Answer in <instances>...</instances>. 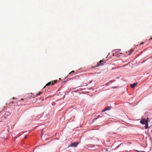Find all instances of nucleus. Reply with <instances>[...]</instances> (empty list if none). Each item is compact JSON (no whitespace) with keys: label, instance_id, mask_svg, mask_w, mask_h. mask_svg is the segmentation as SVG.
<instances>
[{"label":"nucleus","instance_id":"f257e3e1","mask_svg":"<svg viewBox=\"0 0 152 152\" xmlns=\"http://www.w3.org/2000/svg\"><path fill=\"white\" fill-rule=\"evenodd\" d=\"M78 144V142H74L72 143H71L68 146V147H77Z\"/></svg>","mask_w":152,"mask_h":152},{"label":"nucleus","instance_id":"f03ea898","mask_svg":"<svg viewBox=\"0 0 152 152\" xmlns=\"http://www.w3.org/2000/svg\"><path fill=\"white\" fill-rule=\"evenodd\" d=\"M147 121H148V120H145L144 118H142L140 121V123L144 125L145 124Z\"/></svg>","mask_w":152,"mask_h":152},{"label":"nucleus","instance_id":"7ed1b4c3","mask_svg":"<svg viewBox=\"0 0 152 152\" xmlns=\"http://www.w3.org/2000/svg\"><path fill=\"white\" fill-rule=\"evenodd\" d=\"M120 51H121V50L119 49H117V50H114L113 51V52H115V53H113L114 54V55H115V56H120L119 55H117L116 54V53L117 52H120Z\"/></svg>","mask_w":152,"mask_h":152},{"label":"nucleus","instance_id":"20e7f679","mask_svg":"<svg viewBox=\"0 0 152 152\" xmlns=\"http://www.w3.org/2000/svg\"><path fill=\"white\" fill-rule=\"evenodd\" d=\"M50 84H51L52 85H53L54 84V83H53V82H50L47 83L46 84L45 86L44 87V88H45L46 86H48L50 85Z\"/></svg>","mask_w":152,"mask_h":152},{"label":"nucleus","instance_id":"39448f33","mask_svg":"<svg viewBox=\"0 0 152 152\" xmlns=\"http://www.w3.org/2000/svg\"><path fill=\"white\" fill-rule=\"evenodd\" d=\"M111 107H108L107 108L104 109L102 110V112H104L106 110H110Z\"/></svg>","mask_w":152,"mask_h":152},{"label":"nucleus","instance_id":"423d86ee","mask_svg":"<svg viewBox=\"0 0 152 152\" xmlns=\"http://www.w3.org/2000/svg\"><path fill=\"white\" fill-rule=\"evenodd\" d=\"M145 124V129H148V121L146 122V123Z\"/></svg>","mask_w":152,"mask_h":152},{"label":"nucleus","instance_id":"0eeeda50","mask_svg":"<svg viewBox=\"0 0 152 152\" xmlns=\"http://www.w3.org/2000/svg\"><path fill=\"white\" fill-rule=\"evenodd\" d=\"M137 84V83H134L133 84H131L130 85V86L132 88H134L135 86Z\"/></svg>","mask_w":152,"mask_h":152},{"label":"nucleus","instance_id":"6e6552de","mask_svg":"<svg viewBox=\"0 0 152 152\" xmlns=\"http://www.w3.org/2000/svg\"><path fill=\"white\" fill-rule=\"evenodd\" d=\"M134 49H132L130 50V54H130L133 51Z\"/></svg>","mask_w":152,"mask_h":152},{"label":"nucleus","instance_id":"1a4fd4ad","mask_svg":"<svg viewBox=\"0 0 152 152\" xmlns=\"http://www.w3.org/2000/svg\"><path fill=\"white\" fill-rule=\"evenodd\" d=\"M41 94V92H39V93L37 94V96L40 95Z\"/></svg>","mask_w":152,"mask_h":152},{"label":"nucleus","instance_id":"9d476101","mask_svg":"<svg viewBox=\"0 0 152 152\" xmlns=\"http://www.w3.org/2000/svg\"><path fill=\"white\" fill-rule=\"evenodd\" d=\"M113 82V80H110L109 82V83H112Z\"/></svg>","mask_w":152,"mask_h":152},{"label":"nucleus","instance_id":"9b49d317","mask_svg":"<svg viewBox=\"0 0 152 152\" xmlns=\"http://www.w3.org/2000/svg\"><path fill=\"white\" fill-rule=\"evenodd\" d=\"M109 84H110V83H109V82H108V83H107L105 84V85H106V86H107V85H108Z\"/></svg>","mask_w":152,"mask_h":152},{"label":"nucleus","instance_id":"f8f14e48","mask_svg":"<svg viewBox=\"0 0 152 152\" xmlns=\"http://www.w3.org/2000/svg\"><path fill=\"white\" fill-rule=\"evenodd\" d=\"M117 88V87H113L112 88H113V89H114V88Z\"/></svg>","mask_w":152,"mask_h":152},{"label":"nucleus","instance_id":"ddd939ff","mask_svg":"<svg viewBox=\"0 0 152 152\" xmlns=\"http://www.w3.org/2000/svg\"><path fill=\"white\" fill-rule=\"evenodd\" d=\"M74 72V71H72L71 72V73H72V72Z\"/></svg>","mask_w":152,"mask_h":152},{"label":"nucleus","instance_id":"4468645a","mask_svg":"<svg viewBox=\"0 0 152 152\" xmlns=\"http://www.w3.org/2000/svg\"><path fill=\"white\" fill-rule=\"evenodd\" d=\"M26 136H25L24 138L26 139Z\"/></svg>","mask_w":152,"mask_h":152},{"label":"nucleus","instance_id":"2eb2a0df","mask_svg":"<svg viewBox=\"0 0 152 152\" xmlns=\"http://www.w3.org/2000/svg\"><path fill=\"white\" fill-rule=\"evenodd\" d=\"M143 42H142L140 44L141 45H142V44H143Z\"/></svg>","mask_w":152,"mask_h":152},{"label":"nucleus","instance_id":"dca6fc26","mask_svg":"<svg viewBox=\"0 0 152 152\" xmlns=\"http://www.w3.org/2000/svg\"><path fill=\"white\" fill-rule=\"evenodd\" d=\"M102 61H100V62H102Z\"/></svg>","mask_w":152,"mask_h":152},{"label":"nucleus","instance_id":"f3484780","mask_svg":"<svg viewBox=\"0 0 152 152\" xmlns=\"http://www.w3.org/2000/svg\"><path fill=\"white\" fill-rule=\"evenodd\" d=\"M23 99H21V100H23Z\"/></svg>","mask_w":152,"mask_h":152}]
</instances>
